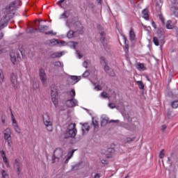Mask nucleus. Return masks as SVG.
Here are the masks:
<instances>
[{"mask_svg":"<svg viewBox=\"0 0 178 178\" xmlns=\"http://www.w3.org/2000/svg\"><path fill=\"white\" fill-rule=\"evenodd\" d=\"M11 119L13 122V126H15V124H17V122H16V120L15 119V117L13 116V113H11Z\"/></svg>","mask_w":178,"mask_h":178,"instance_id":"obj_40","label":"nucleus"},{"mask_svg":"<svg viewBox=\"0 0 178 178\" xmlns=\"http://www.w3.org/2000/svg\"><path fill=\"white\" fill-rule=\"evenodd\" d=\"M10 81L11 83V86H13V88H19V82L17 81V75L16 74L13 72L10 74Z\"/></svg>","mask_w":178,"mask_h":178,"instance_id":"obj_6","label":"nucleus"},{"mask_svg":"<svg viewBox=\"0 0 178 178\" xmlns=\"http://www.w3.org/2000/svg\"><path fill=\"white\" fill-rule=\"evenodd\" d=\"M63 156V150L60 148H57L54 150V156L52 159V163H55L56 159H60Z\"/></svg>","mask_w":178,"mask_h":178,"instance_id":"obj_5","label":"nucleus"},{"mask_svg":"<svg viewBox=\"0 0 178 178\" xmlns=\"http://www.w3.org/2000/svg\"><path fill=\"white\" fill-rule=\"evenodd\" d=\"M69 161H70V159H69V157H67V159L65 161V163H68Z\"/></svg>","mask_w":178,"mask_h":178,"instance_id":"obj_61","label":"nucleus"},{"mask_svg":"<svg viewBox=\"0 0 178 178\" xmlns=\"http://www.w3.org/2000/svg\"><path fill=\"white\" fill-rule=\"evenodd\" d=\"M58 44H59V42L56 39L49 40V44L50 47H55V45H58Z\"/></svg>","mask_w":178,"mask_h":178,"instance_id":"obj_23","label":"nucleus"},{"mask_svg":"<svg viewBox=\"0 0 178 178\" xmlns=\"http://www.w3.org/2000/svg\"><path fill=\"white\" fill-rule=\"evenodd\" d=\"M137 69L138 70H145V67L144 66V64H143V63H138Z\"/></svg>","mask_w":178,"mask_h":178,"instance_id":"obj_27","label":"nucleus"},{"mask_svg":"<svg viewBox=\"0 0 178 178\" xmlns=\"http://www.w3.org/2000/svg\"><path fill=\"white\" fill-rule=\"evenodd\" d=\"M4 80V76H3V72L1 69H0V83H2Z\"/></svg>","mask_w":178,"mask_h":178,"instance_id":"obj_38","label":"nucleus"},{"mask_svg":"<svg viewBox=\"0 0 178 178\" xmlns=\"http://www.w3.org/2000/svg\"><path fill=\"white\" fill-rule=\"evenodd\" d=\"M10 56L11 62L13 63V65L16 64V60H17L18 62H19L21 59L20 56L17 54L10 53Z\"/></svg>","mask_w":178,"mask_h":178,"instance_id":"obj_13","label":"nucleus"},{"mask_svg":"<svg viewBox=\"0 0 178 178\" xmlns=\"http://www.w3.org/2000/svg\"><path fill=\"white\" fill-rule=\"evenodd\" d=\"M161 127H162V131H165L166 130V128H167L166 125H162Z\"/></svg>","mask_w":178,"mask_h":178,"instance_id":"obj_58","label":"nucleus"},{"mask_svg":"<svg viewBox=\"0 0 178 178\" xmlns=\"http://www.w3.org/2000/svg\"><path fill=\"white\" fill-rule=\"evenodd\" d=\"M76 151V149H72L70 152H68L67 154V157L68 159H71L72 156H73V154H74V152Z\"/></svg>","mask_w":178,"mask_h":178,"instance_id":"obj_34","label":"nucleus"},{"mask_svg":"<svg viewBox=\"0 0 178 178\" xmlns=\"http://www.w3.org/2000/svg\"><path fill=\"white\" fill-rule=\"evenodd\" d=\"M86 131H87V133H88V131H90V126H88V124H83L82 126L83 134H85Z\"/></svg>","mask_w":178,"mask_h":178,"instance_id":"obj_19","label":"nucleus"},{"mask_svg":"<svg viewBox=\"0 0 178 178\" xmlns=\"http://www.w3.org/2000/svg\"><path fill=\"white\" fill-rule=\"evenodd\" d=\"M43 123L47 130V131H52V121L51 120V118L48 113H44L43 115Z\"/></svg>","mask_w":178,"mask_h":178,"instance_id":"obj_3","label":"nucleus"},{"mask_svg":"<svg viewBox=\"0 0 178 178\" xmlns=\"http://www.w3.org/2000/svg\"><path fill=\"white\" fill-rule=\"evenodd\" d=\"M5 141H7L8 147H12V139L10 138L8 140H5Z\"/></svg>","mask_w":178,"mask_h":178,"instance_id":"obj_50","label":"nucleus"},{"mask_svg":"<svg viewBox=\"0 0 178 178\" xmlns=\"http://www.w3.org/2000/svg\"><path fill=\"white\" fill-rule=\"evenodd\" d=\"M15 10H16V1L11 2L8 6L2 10L1 18L0 20V31L4 27L8 26V23L10 19L15 16Z\"/></svg>","mask_w":178,"mask_h":178,"instance_id":"obj_1","label":"nucleus"},{"mask_svg":"<svg viewBox=\"0 0 178 178\" xmlns=\"http://www.w3.org/2000/svg\"><path fill=\"white\" fill-rule=\"evenodd\" d=\"M104 70L106 73H108L109 70H111V67H109V65H108V64L104 65Z\"/></svg>","mask_w":178,"mask_h":178,"instance_id":"obj_37","label":"nucleus"},{"mask_svg":"<svg viewBox=\"0 0 178 178\" xmlns=\"http://www.w3.org/2000/svg\"><path fill=\"white\" fill-rule=\"evenodd\" d=\"M108 120L104 118L101 122V126H105V124H108Z\"/></svg>","mask_w":178,"mask_h":178,"instance_id":"obj_39","label":"nucleus"},{"mask_svg":"<svg viewBox=\"0 0 178 178\" xmlns=\"http://www.w3.org/2000/svg\"><path fill=\"white\" fill-rule=\"evenodd\" d=\"M65 105L68 108H74V106L79 105V102L74 98H71L65 102Z\"/></svg>","mask_w":178,"mask_h":178,"instance_id":"obj_9","label":"nucleus"},{"mask_svg":"<svg viewBox=\"0 0 178 178\" xmlns=\"http://www.w3.org/2000/svg\"><path fill=\"white\" fill-rule=\"evenodd\" d=\"M171 3L173 5V6H178V1L177 0H172Z\"/></svg>","mask_w":178,"mask_h":178,"instance_id":"obj_44","label":"nucleus"},{"mask_svg":"<svg viewBox=\"0 0 178 178\" xmlns=\"http://www.w3.org/2000/svg\"><path fill=\"white\" fill-rule=\"evenodd\" d=\"M3 134L4 136V140H9L12 138V131L10 128L6 129L3 131Z\"/></svg>","mask_w":178,"mask_h":178,"instance_id":"obj_14","label":"nucleus"},{"mask_svg":"<svg viewBox=\"0 0 178 178\" xmlns=\"http://www.w3.org/2000/svg\"><path fill=\"white\" fill-rule=\"evenodd\" d=\"M175 26L173 24H172V21L169 20L166 23V29H168L169 30H172Z\"/></svg>","mask_w":178,"mask_h":178,"instance_id":"obj_25","label":"nucleus"},{"mask_svg":"<svg viewBox=\"0 0 178 178\" xmlns=\"http://www.w3.org/2000/svg\"><path fill=\"white\" fill-rule=\"evenodd\" d=\"M72 44H73V47H74V49H76V46L77 45V42H72Z\"/></svg>","mask_w":178,"mask_h":178,"instance_id":"obj_59","label":"nucleus"},{"mask_svg":"<svg viewBox=\"0 0 178 178\" xmlns=\"http://www.w3.org/2000/svg\"><path fill=\"white\" fill-rule=\"evenodd\" d=\"M81 80V76H73L70 75L67 78L68 84H70L72 86L76 84V83H79Z\"/></svg>","mask_w":178,"mask_h":178,"instance_id":"obj_7","label":"nucleus"},{"mask_svg":"<svg viewBox=\"0 0 178 178\" xmlns=\"http://www.w3.org/2000/svg\"><path fill=\"white\" fill-rule=\"evenodd\" d=\"M107 73H108L109 76H111V77H115V72L113 70H111Z\"/></svg>","mask_w":178,"mask_h":178,"instance_id":"obj_52","label":"nucleus"},{"mask_svg":"<svg viewBox=\"0 0 178 178\" xmlns=\"http://www.w3.org/2000/svg\"><path fill=\"white\" fill-rule=\"evenodd\" d=\"M63 2H65V0H60L57 2V5L60 6V8H62V3H63Z\"/></svg>","mask_w":178,"mask_h":178,"instance_id":"obj_49","label":"nucleus"},{"mask_svg":"<svg viewBox=\"0 0 178 178\" xmlns=\"http://www.w3.org/2000/svg\"><path fill=\"white\" fill-rule=\"evenodd\" d=\"M142 17H143L145 20H149V10L148 8H145L142 10Z\"/></svg>","mask_w":178,"mask_h":178,"instance_id":"obj_15","label":"nucleus"},{"mask_svg":"<svg viewBox=\"0 0 178 178\" xmlns=\"http://www.w3.org/2000/svg\"><path fill=\"white\" fill-rule=\"evenodd\" d=\"M159 17L160 20L162 22V24H165V19L163 18V16L162 15H159Z\"/></svg>","mask_w":178,"mask_h":178,"instance_id":"obj_46","label":"nucleus"},{"mask_svg":"<svg viewBox=\"0 0 178 178\" xmlns=\"http://www.w3.org/2000/svg\"><path fill=\"white\" fill-rule=\"evenodd\" d=\"M39 76L42 84H47V74L44 68L39 69Z\"/></svg>","mask_w":178,"mask_h":178,"instance_id":"obj_8","label":"nucleus"},{"mask_svg":"<svg viewBox=\"0 0 178 178\" xmlns=\"http://www.w3.org/2000/svg\"><path fill=\"white\" fill-rule=\"evenodd\" d=\"M153 42H154V45H156V47H159V40H158V38L154 37Z\"/></svg>","mask_w":178,"mask_h":178,"instance_id":"obj_31","label":"nucleus"},{"mask_svg":"<svg viewBox=\"0 0 178 178\" xmlns=\"http://www.w3.org/2000/svg\"><path fill=\"white\" fill-rule=\"evenodd\" d=\"M68 38H73L74 37V32L73 31H70L67 33Z\"/></svg>","mask_w":178,"mask_h":178,"instance_id":"obj_36","label":"nucleus"},{"mask_svg":"<svg viewBox=\"0 0 178 178\" xmlns=\"http://www.w3.org/2000/svg\"><path fill=\"white\" fill-rule=\"evenodd\" d=\"M97 3H99V5H101V3H102V0H96Z\"/></svg>","mask_w":178,"mask_h":178,"instance_id":"obj_62","label":"nucleus"},{"mask_svg":"<svg viewBox=\"0 0 178 178\" xmlns=\"http://www.w3.org/2000/svg\"><path fill=\"white\" fill-rule=\"evenodd\" d=\"M102 98H104V99H109V98H111L113 97V98H116V95L115 94L114 91H111V93H106V92H102L101 93Z\"/></svg>","mask_w":178,"mask_h":178,"instance_id":"obj_11","label":"nucleus"},{"mask_svg":"<svg viewBox=\"0 0 178 178\" xmlns=\"http://www.w3.org/2000/svg\"><path fill=\"white\" fill-rule=\"evenodd\" d=\"M90 76V71L86 70L83 74V77H88Z\"/></svg>","mask_w":178,"mask_h":178,"instance_id":"obj_43","label":"nucleus"},{"mask_svg":"<svg viewBox=\"0 0 178 178\" xmlns=\"http://www.w3.org/2000/svg\"><path fill=\"white\" fill-rule=\"evenodd\" d=\"M67 17H69V13L67 11H65L60 16V19H67Z\"/></svg>","mask_w":178,"mask_h":178,"instance_id":"obj_26","label":"nucleus"},{"mask_svg":"<svg viewBox=\"0 0 178 178\" xmlns=\"http://www.w3.org/2000/svg\"><path fill=\"white\" fill-rule=\"evenodd\" d=\"M101 177V175H99V174H96L94 177V178H99Z\"/></svg>","mask_w":178,"mask_h":178,"instance_id":"obj_60","label":"nucleus"},{"mask_svg":"<svg viewBox=\"0 0 178 178\" xmlns=\"http://www.w3.org/2000/svg\"><path fill=\"white\" fill-rule=\"evenodd\" d=\"M83 67H86V69H87V67H88V63H87V61H84L83 63Z\"/></svg>","mask_w":178,"mask_h":178,"instance_id":"obj_53","label":"nucleus"},{"mask_svg":"<svg viewBox=\"0 0 178 178\" xmlns=\"http://www.w3.org/2000/svg\"><path fill=\"white\" fill-rule=\"evenodd\" d=\"M108 106L110 107L111 109H115V108H116V106L113 103L108 104Z\"/></svg>","mask_w":178,"mask_h":178,"instance_id":"obj_41","label":"nucleus"},{"mask_svg":"<svg viewBox=\"0 0 178 178\" xmlns=\"http://www.w3.org/2000/svg\"><path fill=\"white\" fill-rule=\"evenodd\" d=\"M51 101L56 108H58V91L56 90H51Z\"/></svg>","mask_w":178,"mask_h":178,"instance_id":"obj_10","label":"nucleus"},{"mask_svg":"<svg viewBox=\"0 0 178 178\" xmlns=\"http://www.w3.org/2000/svg\"><path fill=\"white\" fill-rule=\"evenodd\" d=\"M14 127L15 131L18 134H20V128H19V126L17 124H15L13 126Z\"/></svg>","mask_w":178,"mask_h":178,"instance_id":"obj_33","label":"nucleus"},{"mask_svg":"<svg viewBox=\"0 0 178 178\" xmlns=\"http://www.w3.org/2000/svg\"><path fill=\"white\" fill-rule=\"evenodd\" d=\"M76 54H77L79 59H81V58H83V56H81V54H80V51H76Z\"/></svg>","mask_w":178,"mask_h":178,"instance_id":"obj_56","label":"nucleus"},{"mask_svg":"<svg viewBox=\"0 0 178 178\" xmlns=\"http://www.w3.org/2000/svg\"><path fill=\"white\" fill-rule=\"evenodd\" d=\"M113 152H115V149L110 147L108 148L107 150L104 152V151L102 152V154H104L106 156V158H112Z\"/></svg>","mask_w":178,"mask_h":178,"instance_id":"obj_16","label":"nucleus"},{"mask_svg":"<svg viewBox=\"0 0 178 178\" xmlns=\"http://www.w3.org/2000/svg\"><path fill=\"white\" fill-rule=\"evenodd\" d=\"M129 39L131 41H134V40H136V33H134V30L133 29H131L130 30Z\"/></svg>","mask_w":178,"mask_h":178,"instance_id":"obj_20","label":"nucleus"},{"mask_svg":"<svg viewBox=\"0 0 178 178\" xmlns=\"http://www.w3.org/2000/svg\"><path fill=\"white\" fill-rule=\"evenodd\" d=\"M94 86H95V90H102V88L101 87V86L97 85V83H95Z\"/></svg>","mask_w":178,"mask_h":178,"instance_id":"obj_51","label":"nucleus"},{"mask_svg":"<svg viewBox=\"0 0 178 178\" xmlns=\"http://www.w3.org/2000/svg\"><path fill=\"white\" fill-rule=\"evenodd\" d=\"M131 141H134V138H127V139L125 140V143H131Z\"/></svg>","mask_w":178,"mask_h":178,"instance_id":"obj_48","label":"nucleus"},{"mask_svg":"<svg viewBox=\"0 0 178 178\" xmlns=\"http://www.w3.org/2000/svg\"><path fill=\"white\" fill-rule=\"evenodd\" d=\"M99 63L102 66H105V65H108V60H106V58H105V57L104 56H101L99 58Z\"/></svg>","mask_w":178,"mask_h":178,"instance_id":"obj_22","label":"nucleus"},{"mask_svg":"<svg viewBox=\"0 0 178 178\" xmlns=\"http://www.w3.org/2000/svg\"><path fill=\"white\" fill-rule=\"evenodd\" d=\"M163 3V0H159V1L156 2V8L159 9H161L162 8V4Z\"/></svg>","mask_w":178,"mask_h":178,"instance_id":"obj_30","label":"nucleus"},{"mask_svg":"<svg viewBox=\"0 0 178 178\" xmlns=\"http://www.w3.org/2000/svg\"><path fill=\"white\" fill-rule=\"evenodd\" d=\"M0 154L6 168H10V165L9 164V161L8 160V157H6V153L5 152V151L1 150Z\"/></svg>","mask_w":178,"mask_h":178,"instance_id":"obj_12","label":"nucleus"},{"mask_svg":"<svg viewBox=\"0 0 178 178\" xmlns=\"http://www.w3.org/2000/svg\"><path fill=\"white\" fill-rule=\"evenodd\" d=\"M165 156V153L163 152V150H161L159 153V158L161 159H163V157Z\"/></svg>","mask_w":178,"mask_h":178,"instance_id":"obj_42","label":"nucleus"},{"mask_svg":"<svg viewBox=\"0 0 178 178\" xmlns=\"http://www.w3.org/2000/svg\"><path fill=\"white\" fill-rule=\"evenodd\" d=\"M69 95L71 97V98H74L76 97V92L74 90H72L69 92Z\"/></svg>","mask_w":178,"mask_h":178,"instance_id":"obj_35","label":"nucleus"},{"mask_svg":"<svg viewBox=\"0 0 178 178\" xmlns=\"http://www.w3.org/2000/svg\"><path fill=\"white\" fill-rule=\"evenodd\" d=\"M1 178H10V177H9V174H8V172L6 171H5L4 170H1Z\"/></svg>","mask_w":178,"mask_h":178,"instance_id":"obj_24","label":"nucleus"},{"mask_svg":"<svg viewBox=\"0 0 178 178\" xmlns=\"http://www.w3.org/2000/svg\"><path fill=\"white\" fill-rule=\"evenodd\" d=\"M63 56V53L62 51H59V52L53 53L51 55V58H60Z\"/></svg>","mask_w":178,"mask_h":178,"instance_id":"obj_21","label":"nucleus"},{"mask_svg":"<svg viewBox=\"0 0 178 178\" xmlns=\"http://www.w3.org/2000/svg\"><path fill=\"white\" fill-rule=\"evenodd\" d=\"M92 124H93L94 127V131H98V129H99V124H98V121L92 118Z\"/></svg>","mask_w":178,"mask_h":178,"instance_id":"obj_18","label":"nucleus"},{"mask_svg":"<svg viewBox=\"0 0 178 178\" xmlns=\"http://www.w3.org/2000/svg\"><path fill=\"white\" fill-rule=\"evenodd\" d=\"M49 26L47 25H41L39 24L38 29H37L39 33H44V31H47L48 30Z\"/></svg>","mask_w":178,"mask_h":178,"instance_id":"obj_17","label":"nucleus"},{"mask_svg":"<svg viewBox=\"0 0 178 178\" xmlns=\"http://www.w3.org/2000/svg\"><path fill=\"white\" fill-rule=\"evenodd\" d=\"M3 38V33H0V40H2Z\"/></svg>","mask_w":178,"mask_h":178,"instance_id":"obj_63","label":"nucleus"},{"mask_svg":"<svg viewBox=\"0 0 178 178\" xmlns=\"http://www.w3.org/2000/svg\"><path fill=\"white\" fill-rule=\"evenodd\" d=\"M88 6L90 9H94V8H95V5L92 3H90Z\"/></svg>","mask_w":178,"mask_h":178,"instance_id":"obj_54","label":"nucleus"},{"mask_svg":"<svg viewBox=\"0 0 178 178\" xmlns=\"http://www.w3.org/2000/svg\"><path fill=\"white\" fill-rule=\"evenodd\" d=\"M136 83L140 90H144V83H143V81H138Z\"/></svg>","mask_w":178,"mask_h":178,"instance_id":"obj_28","label":"nucleus"},{"mask_svg":"<svg viewBox=\"0 0 178 178\" xmlns=\"http://www.w3.org/2000/svg\"><path fill=\"white\" fill-rule=\"evenodd\" d=\"M99 34L101 35L100 40L102 41V42H103L104 41H105V32L101 31L99 32Z\"/></svg>","mask_w":178,"mask_h":178,"instance_id":"obj_29","label":"nucleus"},{"mask_svg":"<svg viewBox=\"0 0 178 178\" xmlns=\"http://www.w3.org/2000/svg\"><path fill=\"white\" fill-rule=\"evenodd\" d=\"M168 97H170L171 98H173L174 95H173V92H170L168 93Z\"/></svg>","mask_w":178,"mask_h":178,"instance_id":"obj_55","label":"nucleus"},{"mask_svg":"<svg viewBox=\"0 0 178 178\" xmlns=\"http://www.w3.org/2000/svg\"><path fill=\"white\" fill-rule=\"evenodd\" d=\"M172 108H178V101L175 100L171 103Z\"/></svg>","mask_w":178,"mask_h":178,"instance_id":"obj_32","label":"nucleus"},{"mask_svg":"<svg viewBox=\"0 0 178 178\" xmlns=\"http://www.w3.org/2000/svg\"><path fill=\"white\" fill-rule=\"evenodd\" d=\"M46 35H56V33H54L53 31H47L45 33Z\"/></svg>","mask_w":178,"mask_h":178,"instance_id":"obj_47","label":"nucleus"},{"mask_svg":"<svg viewBox=\"0 0 178 178\" xmlns=\"http://www.w3.org/2000/svg\"><path fill=\"white\" fill-rule=\"evenodd\" d=\"M54 66H58V67H60V66H62V63H60V61H56L55 63H54Z\"/></svg>","mask_w":178,"mask_h":178,"instance_id":"obj_45","label":"nucleus"},{"mask_svg":"<svg viewBox=\"0 0 178 178\" xmlns=\"http://www.w3.org/2000/svg\"><path fill=\"white\" fill-rule=\"evenodd\" d=\"M152 26L154 27V29H156V24H155V22L152 21Z\"/></svg>","mask_w":178,"mask_h":178,"instance_id":"obj_57","label":"nucleus"},{"mask_svg":"<svg viewBox=\"0 0 178 178\" xmlns=\"http://www.w3.org/2000/svg\"><path fill=\"white\" fill-rule=\"evenodd\" d=\"M77 134V129H76V124L71 123L69 124L67 131L65 134V138H74Z\"/></svg>","mask_w":178,"mask_h":178,"instance_id":"obj_2","label":"nucleus"},{"mask_svg":"<svg viewBox=\"0 0 178 178\" xmlns=\"http://www.w3.org/2000/svg\"><path fill=\"white\" fill-rule=\"evenodd\" d=\"M1 122L3 124H5V118H1Z\"/></svg>","mask_w":178,"mask_h":178,"instance_id":"obj_64","label":"nucleus"},{"mask_svg":"<svg viewBox=\"0 0 178 178\" xmlns=\"http://www.w3.org/2000/svg\"><path fill=\"white\" fill-rule=\"evenodd\" d=\"M22 166H23V164H22V162H20V160L17 159H16L13 162V168L16 170L17 176H20Z\"/></svg>","mask_w":178,"mask_h":178,"instance_id":"obj_4","label":"nucleus"}]
</instances>
